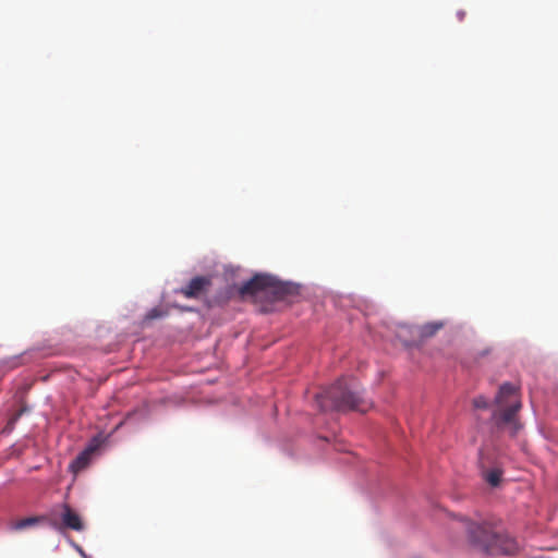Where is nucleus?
Returning <instances> with one entry per match:
<instances>
[{
	"mask_svg": "<svg viewBox=\"0 0 558 558\" xmlns=\"http://www.w3.org/2000/svg\"><path fill=\"white\" fill-rule=\"evenodd\" d=\"M465 529L472 545L488 555H513L519 549L514 538L493 531L487 523L465 520Z\"/></svg>",
	"mask_w": 558,
	"mask_h": 558,
	"instance_id": "nucleus-1",
	"label": "nucleus"
},
{
	"mask_svg": "<svg viewBox=\"0 0 558 558\" xmlns=\"http://www.w3.org/2000/svg\"><path fill=\"white\" fill-rule=\"evenodd\" d=\"M495 403L499 408L493 412L492 416L496 427L500 429L510 427L511 435L514 436L521 428L517 420V413L522 407L518 387L510 383L502 384L495 398Z\"/></svg>",
	"mask_w": 558,
	"mask_h": 558,
	"instance_id": "nucleus-2",
	"label": "nucleus"
},
{
	"mask_svg": "<svg viewBox=\"0 0 558 558\" xmlns=\"http://www.w3.org/2000/svg\"><path fill=\"white\" fill-rule=\"evenodd\" d=\"M239 292L243 298H269L271 301H279L296 294L298 287L290 282L279 281L269 275H256L243 283Z\"/></svg>",
	"mask_w": 558,
	"mask_h": 558,
	"instance_id": "nucleus-3",
	"label": "nucleus"
},
{
	"mask_svg": "<svg viewBox=\"0 0 558 558\" xmlns=\"http://www.w3.org/2000/svg\"><path fill=\"white\" fill-rule=\"evenodd\" d=\"M316 404L323 412L345 413L349 409V388L345 377H341L329 388L316 396Z\"/></svg>",
	"mask_w": 558,
	"mask_h": 558,
	"instance_id": "nucleus-4",
	"label": "nucleus"
},
{
	"mask_svg": "<svg viewBox=\"0 0 558 558\" xmlns=\"http://www.w3.org/2000/svg\"><path fill=\"white\" fill-rule=\"evenodd\" d=\"M47 522L59 530L69 529L80 532L84 529L83 520L68 504L53 507L47 514Z\"/></svg>",
	"mask_w": 558,
	"mask_h": 558,
	"instance_id": "nucleus-5",
	"label": "nucleus"
},
{
	"mask_svg": "<svg viewBox=\"0 0 558 558\" xmlns=\"http://www.w3.org/2000/svg\"><path fill=\"white\" fill-rule=\"evenodd\" d=\"M209 284L210 280L208 278L195 277L186 287L180 289L179 292L189 299L198 298Z\"/></svg>",
	"mask_w": 558,
	"mask_h": 558,
	"instance_id": "nucleus-6",
	"label": "nucleus"
},
{
	"mask_svg": "<svg viewBox=\"0 0 558 558\" xmlns=\"http://www.w3.org/2000/svg\"><path fill=\"white\" fill-rule=\"evenodd\" d=\"M94 452L93 447H88L84 451H82L71 463V469L73 472H80L85 469L89 463L90 454Z\"/></svg>",
	"mask_w": 558,
	"mask_h": 558,
	"instance_id": "nucleus-7",
	"label": "nucleus"
},
{
	"mask_svg": "<svg viewBox=\"0 0 558 558\" xmlns=\"http://www.w3.org/2000/svg\"><path fill=\"white\" fill-rule=\"evenodd\" d=\"M442 327L444 324L440 322L426 323L417 327V335L422 339L429 338L433 337L436 332H438Z\"/></svg>",
	"mask_w": 558,
	"mask_h": 558,
	"instance_id": "nucleus-8",
	"label": "nucleus"
},
{
	"mask_svg": "<svg viewBox=\"0 0 558 558\" xmlns=\"http://www.w3.org/2000/svg\"><path fill=\"white\" fill-rule=\"evenodd\" d=\"M40 521H47V515L44 517H29L21 519L14 523H12L11 529L14 531H21L29 526L36 525Z\"/></svg>",
	"mask_w": 558,
	"mask_h": 558,
	"instance_id": "nucleus-9",
	"label": "nucleus"
},
{
	"mask_svg": "<svg viewBox=\"0 0 558 558\" xmlns=\"http://www.w3.org/2000/svg\"><path fill=\"white\" fill-rule=\"evenodd\" d=\"M351 411L364 413L368 410L371 404L360 398L355 392L351 391Z\"/></svg>",
	"mask_w": 558,
	"mask_h": 558,
	"instance_id": "nucleus-10",
	"label": "nucleus"
},
{
	"mask_svg": "<svg viewBox=\"0 0 558 558\" xmlns=\"http://www.w3.org/2000/svg\"><path fill=\"white\" fill-rule=\"evenodd\" d=\"M486 482L492 486H498L501 480V471L499 469H492L485 473Z\"/></svg>",
	"mask_w": 558,
	"mask_h": 558,
	"instance_id": "nucleus-11",
	"label": "nucleus"
},
{
	"mask_svg": "<svg viewBox=\"0 0 558 558\" xmlns=\"http://www.w3.org/2000/svg\"><path fill=\"white\" fill-rule=\"evenodd\" d=\"M473 405L475 409H487L488 401L485 397L478 396V397L474 398Z\"/></svg>",
	"mask_w": 558,
	"mask_h": 558,
	"instance_id": "nucleus-12",
	"label": "nucleus"
},
{
	"mask_svg": "<svg viewBox=\"0 0 558 558\" xmlns=\"http://www.w3.org/2000/svg\"><path fill=\"white\" fill-rule=\"evenodd\" d=\"M160 316V313L158 312V310L154 308L151 310L148 314H147V318L149 319H154V318H157Z\"/></svg>",
	"mask_w": 558,
	"mask_h": 558,
	"instance_id": "nucleus-13",
	"label": "nucleus"
},
{
	"mask_svg": "<svg viewBox=\"0 0 558 558\" xmlns=\"http://www.w3.org/2000/svg\"><path fill=\"white\" fill-rule=\"evenodd\" d=\"M337 449L340 451H345V449L343 447H338Z\"/></svg>",
	"mask_w": 558,
	"mask_h": 558,
	"instance_id": "nucleus-14",
	"label": "nucleus"
},
{
	"mask_svg": "<svg viewBox=\"0 0 558 558\" xmlns=\"http://www.w3.org/2000/svg\"><path fill=\"white\" fill-rule=\"evenodd\" d=\"M459 16H460V20H462L464 16V13H460Z\"/></svg>",
	"mask_w": 558,
	"mask_h": 558,
	"instance_id": "nucleus-15",
	"label": "nucleus"
}]
</instances>
